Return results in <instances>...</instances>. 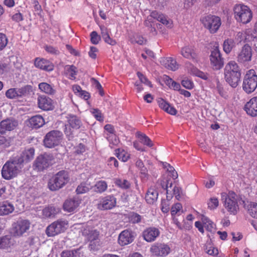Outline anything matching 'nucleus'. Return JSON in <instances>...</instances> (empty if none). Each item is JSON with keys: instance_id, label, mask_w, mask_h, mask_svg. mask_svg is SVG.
I'll use <instances>...</instances> for the list:
<instances>
[{"instance_id": "37998d69", "label": "nucleus", "mask_w": 257, "mask_h": 257, "mask_svg": "<svg viewBox=\"0 0 257 257\" xmlns=\"http://www.w3.org/2000/svg\"><path fill=\"white\" fill-rule=\"evenodd\" d=\"M235 46V43L233 39H227L225 40L223 43V50L228 54L230 53L233 48Z\"/></svg>"}, {"instance_id": "69168bd1", "label": "nucleus", "mask_w": 257, "mask_h": 257, "mask_svg": "<svg viewBox=\"0 0 257 257\" xmlns=\"http://www.w3.org/2000/svg\"><path fill=\"white\" fill-rule=\"evenodd\" d=\"M173 194L177 200H179L183 195L182 189L178 186H174L173 189Z\"/></svg>"}, {"instance_id": "9b49d317", "label": "nucleus", "mask_w": 257, "mask_h": 257, "mask_svg": "<svg viewBox=\"0 0 257 257\" xmlns=\"http://www.w3.org/2000/svg\"><path fill=\"white\" fill-rule=\"evenodd\" d=\"M150 251L153 255L166 257L172 251L171 245L168 243L156 242L151 245Z\"/></svg>"}, {"instance_id": "cd10ccee", "label": "nucleus", "mask_w": 257, "mask_h": 257, "mask_svg": "<svg viewBox=\"0 0 257 257\" xmlns=\"http://www.w3.org/2000/svg\"><path fill=\"white\" fill-rule=\"evenodd\" d=\"M152 16L154 17L158 21L161 22L167 28H171L173 27L172 21L163 14L154 11Z\"/></svg>"}, {"instance_id": "f257e3e1", "label": "nucleus", "mask_w": 257, "mask_h": 257, "mask_svg": "<svg viewBox=\"0 0 257 257\" xmlns=\"http://www.w3.org/2000/svg\"><path fill=\"white\" fill-rule=\"evenodd\" d=\"M240 76L239 68L234 61H230L227 63L224 68V77L232 87L235 88L238 86Z\"/></svg>"}, {"instance_id": "dca6fc26", "label": "nucleus", "mask_w": 257, "mask_h": 257, "mask_svg": "<svg viewBox=\"0 0 257 257\" xmlns=\"http://www.w3.org/2000/svg\"><path fill=\"white\" fill-rule=\"evenodd\" d=\"M30 225L28 220H19L13 224L12 233L14 236H21L30 229Z\"/></svg>"}, {"instance_id": "5701e85b", "label": "nucleus", "mask_w": 257, "mask_h": 257, "mask_svg": "<svg viewBox=\"0 0 257 257\" xmlns=\"http://www.w3.org/2000/svg\"><path fill=\"white\" fill-rule=\"evenodd\" d=\"M38 105L40 109L44 110H50L54 108L53 100L45 95H41L38 97Z\"/></svg>"}, {"instance_id": "0eeeda50", "label": "nucleus", "mask_w": 257, "mask_h": 257, "mask_svg": "<svg viewBox=\"0 0 257 257\" xmlns=\"http://www.w3.org/2000/svg\"><path fill=\"white\" fill-rule=\"evenodd\" d=\"M257 87V75L254 70H248L243 79L242 88L247 93L253 92Z\"/></svg>"}, {"instance_id": "c85d7f7f", "label": "nucleus", "mask_w": 257, "mask_h": 257, "mask_svg": "<svg viewBox=\"0 0 257 257\" xmlns=\"http://www.w3.org/2000/svg\"><path fill=\"white\" fill-rule=\"evenodd\" d=\"M44 124V119L43 117L40 115H36L31 117L28 121V125L32 128H40Z\"/></svg>"}, {"instance_id": "5fc2aeb1", "label": "nucleus", "mask_w": 257, "mask_h": 257, "mask_svg": "<svg viewBox=\"0 0 257 257\" xmlns=\"http://www.w3.org/2000/svg\"><path fill=\"white\" fill-rule=\"evenodd\" d=\"M207 204L208 208L211 210H213L218 207L219 205V201L217 198L212 197L209 199Z\"/></svg>"}, {"instance_id": "473e14b6", "label": "nucleus", "mask_w": 257, "mask_h": 257, "mask_svg": "<svg viewBox=\"0 0 257 257\" xmlns=\"http://www.w3.org/2000/svg\"><path fill=\"white\" fill-rule=\"evenodd\" d=\"M35 154V150L33 148H30L27 150H25L23 152L21 157L19 158H16L17 160L22 161V165H23V163L24 162H27L31 160H32Z\"/></svg>"}, {"instance_id": "a878e982", "label": "nucleus", "mask_w": 257, "mask_h": 257, "mask_svg": "<svg viewBox=\"0 0 257 257\" xmlns=\"http://www.w3.org/2000/svg\"><path fill=\"white\" fill-rule=\"evenodd\" d=\"M34 64L37 68L47 71H51L54 68L51 62L43 58H36Z\"/></svg>"}, {"instance_id": "de8ad7c7", "label": "nucleus", "mask_w": 257, "mask_h": 257, "mask_svg": "<svg viewBox=\"0 0 257 257\" xmlns=\"http://www.w3.org/2000/svg\"><path fill=\"white\" fill-rule=\"evenodd\" d=\"M12 244V242L7 236L0 237V248H6L10 247Z\"/></svg>"}, {"instance_id": "393cba45", "label": "nucleus", "mask_w": 257, "mask_h": 257, "mask_svg": "<svg viewBox=\"0 0 257 257\" xmlns=\"http://www.w3.org/2000/svg\"><path fill=\"white\" fill-rule=\"evenodd\" d=\"M181 54L185 58L192 60L193 61H197V55L194 47L187 45L183 47L181 50Z\"/></svg>"}, {"instance_id": "58836bf2", "label": "nucleus", "mask_w": 257, "mask_h": 257, "mask_svg": "<svg viewBox=\"0 0 257 257\" xmlns=\"http://www.w3.org/2000/svg\"><path fill=\"white\" fill-rule=\"evenodd\" d=\"M91 188L92 186L90 183L86 181L78 185L76 191L77 194H83L87 192Z\"/></svg>"}, {"instance_id": "c9c22d12", "label": "nucleus", "mask_w": 257, "mask_h": 257, "mask_svg": "<svg viewBox=\"0 0 257 257\" xmlns=\"http://www.w3.org/2000/svg\"><path fill=\"white\" fill-rule=\"evenodd\" d=\"M100 30L101 36L106 43L112 46L116 44V41L110 37L108 30L106 27L101 26Z\"/></svg>"}, {"instance_id": "20e7f679", "label": "nucleus", "mask_w": 257, "mask_h": 257, "mask_svg": "<svg viewBox=\"0 0 257 257\" xmlns=\"http://www.w3.org/2000/svg\"><path fill=\"white\" fill-rule=\"evenodd\" d=\"M82 233L85 239L89 242V248L92 250L97 249L100 246L99 231L93 227L87 225L83 227Z\"/></svg>"}, {"instance_id": "e433bc0d", "label": "nucleus", "mask_w": 257, "mask_h": 257, "mask_svg": "<svg viewBox=\"0 0 257 257\" xmlns=\"http://www.w3.org/2000/svg\"><path fill=\"white\" fill-rule=\"evenodd\" d=\"M39 88L41 91L49 95H53L56 92L52 86L46 82L40 83L39 84Z\"/></svg>"}, {"instance_id": "9d476101", "label": "nucleus", "mask_w": 257, "mask_h": 257, "mask_svg": "<svg viewBox=\"0 0 257 257\" xmlns=\"http://www.w3.org/2000/svg\"><path fill=\"white\" fill-rule=\"evenodd\" d=\"M53 157L50 154H45L38 156L34 162L33 168L38 172L48 168L53 163Z\"/></svg>"}, {"instance_id": "603ef678", "label": "nucleus", "mask_w": 257, "mask_h": 257, "mask_svg": "<svg viewBox=\"0 0 257 257\" xmlns=\"http://www.w3.org/2000/svg\"><path fill=\"white\" fill-rule=\"evenodd\" d=\"M182 212V206L179 203H177L172 206L171 208V215L172 216H175L177 214H180Z\"/></svg>"}, {"instance_id": "f03ea898", "label": "nucleus", "mask_w": 257, "mask_h": 257, "mask_svg": "<svg viewBox=\"0 0 257 257\" xmlns=\"http://www.w3.org/2000/svg\"><path fill=\"white\" fill-rule=\"evenodd\" d=\"M22 161L17 160L16 158L7 161L2 170V177L6 180H11L16 177L23 167Z\"/></svg>"}, {"instance_id": "4468645a", "label": "nucleus", "mask_w": 257, "mask_h": 257, "mask_svg": "<svg viewBox=\"0 0 257 257\" xmlns=\"http://www.w3.org/2000/svg\"><path fill=\"white\" fill-rule=\"evenodd\" d=\"M67 118L68 124L65 125V133L68 139L71 140L73 137L71 127L77 130L81 126L82 122L77 116L73 114H68Z\"/></svg>"}, {"instance_id": "4c0bfd02", "label": "nucleus", "mask_w": 257, "mask_h": 257, "mask_svg": "<svg viewBox=\"0 0 257 257\" xmlns=\"http://www.w3.org/2000/svg\"><path fill=\"white\" fill-rule=\"evenodd\" d=\"M202 221L204 228H205L207 231L211 232L215 231V225L208 218L203 216L202 218Z\"/></svg>"}, {"instance_id": "423d86ee", "label": "nucleus", "mask_w": 257, "mask_h": 257, "mask_svg": "<svg viewBox=\"0 0 257 257\" xmlns=\"http://www.w3.org/2000/svg\"><path fill=\"white\" fill-rule=\"evenodd\" d=\"M69 181L68 173L61 171L53 176L49 181L48 187L51 191H56L62 188Z\"/></svg>"}, {"instance_id": "a19ab883", "label": "nucleus", "mask_w": 257, "mask_h": 257, "mask_svg": "<svg viewBox=\"0 0 257 257\" xmlns=\"http://www.w3.org/2000/svg\"><path fill=\"white\" fill-rule=\"evenodd\" d=\"M80 255L79 249L64 250L61 253V257H80Z\"/></svg>"}, {"instance_id": "b1692460", "label": "nucleus", "mask_w": 257, "mask_h": 257, "mask_svg": "<svg viewBox=\"0 0 257 257\" xmlns=\"http://www.w3.org/2000/svg\"><path fill=\"white\" fill-rule=\"evenodd\" d=\"M27 93V88H12L6 92V96L9 99H16L25 95Z\"/></svg>"}, {"instance_id": "3c124183", "label": "nucleus", "mask_w": 257, "mask_h": 257, "mask_svg": "<svg viewBox=\"0 0 257 257\" xmlns=\"http://www.w3.org/2000/svg\"><path fill=\"white\" fill-rule=\"evenodd\" d=\"M244 33H245V42H257V36H254L252 34V30L251 29L246 30L245 31H244Z\"/></svg>"}, {"instance_id": "a18cd8bd", "label": "nucleus", "mask_w": 257, "mask_h": 257, "mask_svg": "<svg viewBox=\"0 0 257 257\" xmlns=\"http://www.w3.org/2000/svg\"><path fill=\"white\" fill-rule=\"evenodd\" d=\"M117 157L122 162H126L130 158V154L124 150H118Z\"/></svg>"}, {"instance_id": "72a5a7b5", "label": "nucleus", "mask_w": 257, "mask_h": 257, "mask_svg": "<svg viewBox=\"0 0 257 257\" xmlns=\"http://www.w3.org/2000/svg\"><path fill=\"white\" fill-rule=\"evenodd\" d=\"M158 196V192L155 187L150 188L146 195V200L149 204L155 202Z\"/></svg>"}, {"instance_id": "4be33fe9", "label": "nucleus", "mask_w": 257, "mask_h": 257, "mask_svg": "<svg viewBox=\"0 0 257 257\" xmlns=\"http://www.w3.org/2000/svg\"><path fill=\"white\" fill-rule=\"evenodd\" d=\"M18 125L17 120L13 118H8L0 122V133L5 134L6 131H11L16 128Z\"/></svg>"}, {"instance_id": "4d7b16f0", "label": "nucleus", "mask_w": 257, "mask_h": 257, "mask_svg": "<svg viewBox=\"0 0 257 257\" xmlns=\"http://www.w3.org/2000/svg\"><path fill=\"white\" fill-rule=\"evenodd\" d=\"M148 12L150 13V15L147 18L146 20L145 21V25L148 27H152V24L154 23V19H156L154 17L152 16V14L154 11L150 12L149 10H145V13L147 14Z\"/></svg>"}, {"instance_id": "7ed1b4c3", "label": "nucleus", "mask_w": 257, "mask_h": 257, "mask_svg": "<svg viewBox=\"0 0 257 257\" xmlns=\"http://www.w3.org/2000/svg\"><path fill=\"white\" fill-rule=\"evenodd\" d=\"M233 10L234 18L237 22L247 24L252 19V14L248 6L243 4H237L233 7Z\"/></svg>"}, {"instance_id": "e2e57ef3", "label": "nucleus", "mask_w": 257, "mask_h": 257, "mask_svg": "<svg viewBox=\"0 0 257 257\" xmlns=\"http://www.w3.org/2000/svg\"><path fill=\"white\" fill-rule=\"evenodd\" d=\"M104 129L109 133V135L107 137V139L108 140H110L111 138H113V135L114 134V130L112 125L109 124H107L105 125Z\"/></svg>"}, {"instance_id": "6e6552de", "label": "nucleus", "mask_w": 257, "mask_h": 257, "mask_svg": "<svg viewBox=\"0 0 257 257\" xmlns=\"http://www.w3.org/2000/svg\"><path fill=\"white\" fill-rule=\"evenodd\" d=\"M63 134L59 131H52L48 133L44 137L43 143L45 147L52 148L58 146L62 142Z\"/></svg>"}, {"instance_id": "39448f33", "label": "nucleus", "mask_w": 257, "mask_h": 257, "mask_svg": "<svg viewBox=\"0 0 257 257\" xmlns=\"http://www.w3.org/2000/svg\"><path fill=\"white\" fill-rule=\"evenodd\" d=\"M221 196L226 210L231 214H236L239 209L236 194L233 192H229L228 194L223 192Z\"/></svg>"}, {"instance_id": "052dcab7", "label": "nucleus", "mask_w": 257, "mask_h": 257, "mask_svg": "<svg viewBox=\"0 0 257 257\" xmlns=\"http://www.w3.org/2000/svg\"><path fill=\"white\" fill-rule=\"evenodd\" d=\"M11 139L7 138L4 136H0V146L7 148L10 146Z\"/></svg>"}, {"instance_id": "2f4dec72", "label": "nucleus", "mask_w": 257, "mask_h": 257, "mask_svg": "<svg viewBox=\"0 0 257 257\" xmlns=\"http://www.w3.org/2000/svg\"><path fill=\"white\" fill-rule=\"evenodd\" d=\"M158 103L159 107L167 112L168 113L171 115H175L177 111L174 107L171 105L167 101L162 98H159L158 100Z\"/></svg>"}, {"instance_id": "1a4fd4ad", "label": "nucleus", "mask_w": 257, "mask_h": 257, "mask_svg": "<svg viewBox=\"0 0 257 257\" xmlns=\"http://www.w3.org/2000/svg\"><path fill=\"white\" fill-rule=\"evenodd\" d=\"M68 227V223L67 220L59 219L47 227L46 233L48 236H54L64 232Z\"/></svg>"}, {"instance_id": "8fccbe9b", "label": "nucleus", "mask_w": 257, "mask_h": 257, "mask_svg": "<svg viewBox=\"0 0 257 257\" xmlns=\"http://www.w3.org/2000/svg\"><path fill=\"white\" fill-rule=\"evenodd\" d=\"M136 166L139 169L142 175H144L145 177H146L147 175L148 170L147 168L145 166L144 163L141 160L138 159L136 163Z\"/></svg>"}, {"instance_id": "f3484780", "label": "nucleus", "mask_w": 257, "mask_h": 257, "mask_svg": "<svg viewBox=\"0 0 257 257\" xmlns=\"http://www.w3.org/2000/svg\"><path fill=\"white\" fill-rule=\"evenodd\" d=\"M162 187L166 190L167 199L162 201V211L164 213H167L170 210L169 200L172 198L171 188L172 187V183L167 180L166 182H163L161 184Z\"/></svg>"}, {"instance_id": "ddd939ff", "label": "nucleus", "mask_w": 257, "mask_h": 257, "mask_svg": "<svg viewBox=\"0 0 257 257\" xmlns=\"http://www.w3.org/2000/svg\"><path fill=\"white\" fill-rule=\"evenodd\" d=\"M201 22L211 33H216L221 26L220 19L217 16L208 15L203 17Z\"/></svg>"}, {"instance_id": "aec40b11", "label": "nucleus", "mask_w": 257, "mask_h": 257, "mask_svg": "<svg viewBox=\"0 0 257 257\" xmlns=\"http://www.w3.org/2000/svg\"><path fill=\"white\" fill-rule=\"evenodd\" d=\"M244 110L248 115L251 117L257 116V96L251 98L246 102Z\"/></svg>"}, {"instance_id": "f704fd0d", "label": "nucleus", "mask_w": 257, "mask_h": 257, "mask_svg": "<svg viewBox=\"0 0 257 257\" xmlns=\"http://www.w3.org/2000/svg\"><path fill=\"white\" fill-rule=\"evenodd\" d=\"M59 208H56L53 206H50L45 208L42 210V215L44 218L53 217L56 214L60 212Z\"/></svg>"}, {"instance_id": "2eb2a0df", "label": "nucleus", "mask_w": 257, "mask_h": 257, "mask_svg": "<svg viewBox=\"0 0 257 257\" xmlns=\"http://www.w3.org/2000/svg\"><path fill=\"white\" fill-rule=\"evenodd\" d=\"M116 204V198L112 195H109L99 198L97 203V208L100 210H109L114 207Z\"/></svg>"}, {"instance_id": "338daca9", "label": "nucleus", "mask_w": 257, "mask_h": 257, "mask_svg": "<svg viewBox=\"0 0 257 257\" xmlns=\"http://www.w3.org/2000/svg\"><path fill=\"white\" fill-rule=\"evenodd\" d=\"M91 42L94 44H97L100 40V36L97 34L95 31H93L90 34Z\"/></svg>"}, {"instance_id": "0e129e2a", "label": "nucleus", "mask_w": 257, "mask_h": 257, "mask_svg": "<svg viewBox=\"0 0 257 257\" xmlns=\"http://www.w3.org/2000/svg\"><path fill=\"white\" fill-rule=\"evenodd\" d=\"M190 73L205 80L208 78L207 76L205 74L201 71H199L197 69L194 68H193L190 70Z\"/></svg>"}, {"instance_id": "bf43d9fd", "label": "nucleus", "mask_w": 257, "mask_h": 257, "mask_svg": "<svg viewBox=\"0 0 257 257\" xmlns=\"http://www.w3.org/2000/svg\"><path fill=\"white\" fill-rule=\"evenodd\" d=\"M142 217L137 213H133L130 216V220L133 223H138L141 221Z\"/></svg>"}, {"instance_id": "79ce46f5", "label": "nucleus", "mask_w": 257, "mask_h": 257, "mask_svg": "<svg viewBox=\"0 0 257 257\" xmlns=\"http://www.w3.org/2000/svg\"><path fill=\"white\" fill-rule=\"evenodd\" d=\"M95 192L98 193L104 192L107 188V184L104 181H99L93 186Z\"/></svg>"}, {"instance_id": "6ab92c4d", "label": "nucleus", "mask_w": 257, "mask_h": 257, "mask_svg": "<svg viewBox=\"0 0 257 257\" xmlns=\"http://www.w3.org/2000/svg\"><path fill=\"white\" fill-rule=\"evenodd\" d=\"M135 236V233L132 230H124L119 234L118 238V242L121 246L127 245L134 241Z\"/></svg>"}, {"instance_id": "412c9836", "label": "nucleus", "mask_w": 257, "mask_h": 257, "mask_svg": "<svg viewBox=\"0 0 257 257\" xmlns=\"http://www.w3.org/2000/svg\"><path fill=\"white\" fill-rule=\"evenodd\" d=\"M160 232L158 228L150 227L146 228L143 232V236L145 240L148 242L155 241L160 235Z\"/></svg>"}, {"instance_id": "f8f14e48", "label": "nucleus", "mask_w": 257, "mask_h": 257, "mask_svg": "<svg viewBox=\"0 0 257 257\" xmlns=\"http://www.w3.org/2000/svg\"><path fill=\"white\" fill-rule=\"evenodd\" d=\"M210 61L211 66L214 70H219L223 66V60L221 56L218 43H215L211 50Z\"/></svg>"}, {"instance_id": "c756f323", "label": "nucleus", "mask_w": 257, "mask_h": 257, "mask_svg": "<svg viewBox=\"0 0 257 257\" xmlns=\"http://www.w3.org/2000/svg\"><path fill=\"white\" fill-rule=\"evenodd\" d=\"M160 62L166 68L172 71H176L178 68L176 61L172 57L162 58Z\"/></svg>"}, {"instance_id": "49530a36", "label": "nucleus", "mask_w": 257, "mask_h": 257, "mask_svg": "<svg viewBox=\"0 0 257 257\" xmlns=\"http://www.w3.org/2000/svg\"><path fill=\"white\" fill-rule=\"evenodd\" d=\"M114 183L116 186L123 189H127L130 186V182L125 179H116Z\"/></svg>"}, {"instance_id": "864d4df0", "label": "nucleus", "mask_w": 257, "mask_h": 257, "mask_svg": "<svg viewBox=\"0 0 257 257\" xmlns=\"http://www.w3.org/2000/svg\"><path fill=\"white\" fill-rule=\"evenodd\" d=\"M66 69L69 78L71 79H75L77 74L76 68L73 65H71L66 66Z\"/></svg>"}, {"instance_id": "13d9d810", "label": "nucleus", "mask_w": 257, "mask_h": 257, "mask_svg": "<svg viewBox=\"0 0 257 257\" xmlns=\"http://www.w3.org/2000/svg\"><path fill=\"white\" fill-rule=\"evenodd\" d=\"M8 40L6 35L0 33V51L3 50L7 45Z\"/></svg>"}, {"instance_id": "774afa93", "label": "nucleus", "mask_w": 257, "mask_h": 257, "mask_svg": "<svg viewBox=\"0 0 257 257\" xmlns=\"http://www.w3.org/2000/svg\"><path fill=\"white\" fill-rule=\"evenodd\" d=\"M45 50L49 53L54 55H57L59 54V50L56 49V48L53 47L51 46H46L45 47Z\"/></svg>"}, {"instance_id": "a211bd4d", "label": "nucleus", "mask_w": 257, "mask_h": 257, "mask_svg": "<svg viewBox=\"0 0 257 257\" xmlns=\"http://www.w3.org/2000/svg\"><path fill=\"white\" fill-rule=\"evenodd\" d=\"M252 50L248 44H245L239 52L237 59L238 62L244 63L251 60Z\"/></svg>"}, {"instance_id": "680f3d73", "label": "nucleus", "mask_w": 257, "mask_h": 257, "mask_svg": "<svg viewBox=\"0 0 257 257\" xmlns=\"http://www.w3.org/2000/svg\"><path fill=\"white\" fill-rule=\"evenodd\" d=\"M181 84L183 87L188 89H191L193 87V82L188 78L182 80Z\"/></svg>"}, {"instance_id": "6e6d98bb", "label": "nucleus", "mask_w": 257, "mask_h": 257, "mask_svg": "<svg viewBox=\"0 0 257 257\" xmlns=\"http://www.w3.org/2000/svg\"><path fill=\"white\" fill-rule=\"evenodd\" d=\"M90 111L97 120L99 121H103V116L99 109L97 108H91Z\"/></svg>"}, {"instance_id": "c03bdc74", "label": "nucleus", "mask_w": 257, "mask_h": 257, "mask_svg": "<svg viewBox=\"0 0 257 257\" xmlns=\"http://www.w3.org/2000/svg\"><path fill=\"white\" fill-rule=\"evenodd\" d=\"M248 212L250 215L257 218V203L255 202H250L247 205Z\"/></svg>"}, {"instance_id": "bb28decb", "label": "nucleus", "mask_w": 257, "mask_h": 257, "mask_svg": "<svg viewBox=\"0 0 257 257\" xmlns=\"http://www.w3.org/2000/svg\"><path fill=\"white\" fill-rule=\"evenodd\" d=\"M80 203L81 200L77 198L67 199L64 203L63 209L68 212L75 211Z\"/></svg>"}, {"instance_id": "ea45409f", "label": "nucleus", "mask_w": 257, "mask_h": 257, "mask_svg": "<svg viewBox=\"0 0 257 257\" xmlns=\"http://www.w3.org/2000/svg\"><path fill=\"white\" fill-rule=\"evenodd\" d=\"M136 135L139 142L141 143L150 147L153 146L151 140L145 134L138 132Z\"/></svg>"}, {"instance_id": "7c9ffc66", "label": "nucleus", "mask_w": 257, "mask_h": 257, "mask_svg": "<svg viewBox=\"0 0 257 257\" xmlns=\"http://www.w3.org/2000/svg\"><path fill=\"white\" fill-rule=\"evenodd\" d=\"M15 207L11 203L6 201L0 202V216L8 215L12 213Z\"/></svg>"}, {"instance_id": "09e8293b", "label": "nucleus", "mask_w": 257, "mask_h": 257, "mask_svg": "<svg viewBox=\"0 0 257 257\" xmlns=\"http://www.w3.org/2000/svg\"><path fill=\"white\" fill-rule=\"evenodd\" d=\"M206 252L209 255H215L218 254L217 248L214 247L210 242H207L205 247Z\"/></svg>"}]
</instances>
